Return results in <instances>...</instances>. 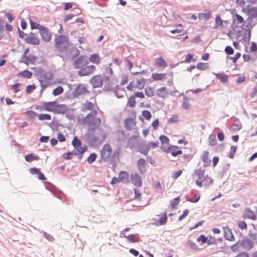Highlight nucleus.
Wrapping results in <instances>:
<instances>
[{
	"instance_id": "nucleus-1",
	"label": "nucleus",
	"mask_w": 257,
	"mask_h": 257,
	"mask_svg": "<svg viewBox=\"0 0 257 257\" xmlns=\"http://www.w3.org/2000/svg\"><path fill=\"white\" fill-rule=\"evenodd\" d=\"M97 115L95 110H92L82 120V123L88 127L87 138L94 143L99 140L103 141L105 138L102 129L98 128L101 119L97 117Z\"/></svg>"
},
{
	"instance_id": "nucleus-2",
	"label": "nucleus",
	"mask_w": 257,
	"mask_h": 257,
	"mask_svg": "<svg viewBox=\"0 0 257 257\" xmlns=\"http://www.w3.org/2000/svg\"><path fill=\"white\" fill-rule=\"evenodd\" d=\"M89 60L87 56H81L78 57L73 62V65L75 69H79L77 74L78 76L83 77L89 76L96 70L94 65H88Z\"/></svg>"
},
{
	"instance_id": "nucleus-3",
	"label": "nucleus",
	"mask_w": 257,
	"mask_h": 257,
	"mask_svg": "<svg viewBox=\"0 0 257 257\" xmlns=\"http://www.w3.org/2000/svg\"><path fill=\"white\" fill-rule=\"evenodd\" d=\"M35 108L41 111L46 110L56 114H63L68 110L66 105L59 104L56 101L43 102L42 105H36Z\"/></svg>"
},
{
	"instance_id": "nucleus-4",
	"label": "nucleus",
	"mask_w": 257,
	"mask_h": 257,
	"mask_svg": "<svg viewBox=\"0 0 257 257\" xmlns=\"http://www.w3.org/2000/svg\"><path fill=\"white\" fill-rule=\"evenodd\" d=\"M194 173L198 177L195 183L199 187L203 186H208L212 184V180L208 176L204 175V171L201 169H196Z\"/></svg>"
},
{
	"instance_id": "nucleus-5",
	"label": "nucleus",
	"mask_w": 257,
	"mask_h": 257,
	"mask_svg": "<svg viewBox=\"0 0 257 257\" xmlns=\"http://www.w3.org/2000/svg\"><path fill=\"white\" fill-rule=\"evenodd\" d=\"M56 47L61 52H64L69 46V42L67 37L64 35L58 36L55 39Z\"/></svg>"
},
{
	"instance_id": "nucleus-6",
	"label": "nucleus",
	"mask_w": 257,
	"mask_h": 257,
	"mask_svg": "<svg viewBox=\"0 0 257 257\" xmlns=\"http://www.w3.org/2000/svg\"><path fill=\"white\" fill-rule=\"evenodd\" d=\"M226 11H228L230 16L232 18V23L231 26L232 31L233 32H235L236 29L238 28L237 25L244 22V19L241 16L238 15L235 12V10L234 9L230 10L226 9Z\"/></svg>"
},
{
	"instance_id": "nucleus-7",
	"label": "nucleus",
	"mask_w": 257,
	"mask_h": 257,
	"mask_svg": "<svg viewBox=\"0 0 257 257\" xmlns=\"http://www.w3.org/2000/svg\"><path fill=\"white\" fill-rule=\"evenodd\" d=\"M236 33V36L237 40L240 41H243L249 45L251 38V32L248 28H245V31L236 30L234 32Z\"/></svg>"
},
{
	"instance_id": "nucleus-8",
	"label": "nucleus",
	"mask_w": 257,
	"mask_h": 257,
	"mask_svg": "<svg viewBox=\"0 0 257 257\" xmlns=\"http://www.w3.org/2000/svg\"><path fill=\"white\" fill-rule=\"evenodd\" d=\"M53 80V74L51 72H46L41 74L39 81L41 83L42 89L43 91L51 82Z\"/></svg>"
},
{
	"instance_id": "nucleus-9",
	"label": "nucleus",
	"mask_w": 257,
	"mask_h": 257,
	"mask_svg": "<svg viewBox=\"0 0 257 257\" xmlns=\"http://www.w3.org/2000/svg\"><path fill=\"white\" fill-rule=\"evenodd\" d=\"M145 84V79L142 77L141 78L137 79L136 80L131 81L129 84L127 86V89L131 91H133L135 89L141 90L144 88Z\"/></svg>"
},
{
	"instance_id": "nucleus-10",
	"label": "nucleus",
	"mask_w": 257,
	"mask_h": 257,
	"mask_svg": "<svg viewBox=\"0 0 257 257\" xmlns=\"http://www.w3.org/2000/svg\"><path fill=\"white\" fill-rule=\"evenodd\" d=\"M112 149L110 145L105 144L101 151V157L105 161H108L111 156Z\"/></svg>"
},
{
	"instance_id": "nucleus-11",
	"label": "nucleus",
	"mask_w": 257,
	"mask_h": 257,
	"mask_svg": "<svg viewBox=\"0 0 257 257\" xmlns=\"http://www.w3.org/2000/svg\"><path fill=\"white\" fill-rule=\"evenodd\" d=\"M25 42L29 45H39L40 43V40L39 37L34 33H31L24 39Z\"/></svg>"
},
{
	"instance_id": "nucleus-12",
	"label": "nucleus",
	"mask_w": 257,
	"mask_h": 257,
	"mask_svg": "<svg viewBox=\"0 0 257 257\" xmlns=\"http://www.w3.org/2000/svg\"><path fill=\"white\" fill-rule=\"evenodd\" d=\"M39 34L41 37L42 39L45 41L48 42L50 41L52 39V34L49 29L44 27L39 31Z\"/></svg>"
},
{
	"instance_id": "nucleus-13",
	"label": "nucleus",
	"mask_w": 257,
	"mask_h": 257,
	"mask_svg": "<svg viewBox=\"0 0 257 257\" xmlns=\"http://www.w3.org/2000/svg\"><path fill=\"white\" fill-rule=\"evenodd\" d=\"M240 245L245 250L249 251L254 246V242L249 238L245 237L240 240Z\"/></svg>"
},
{
	"instance_id": "nucleus-14",
	"label": "nucleus",
	"mask_w": 257,
	"mask_h": 257,
	"mask_svg": "<svg viewBox=\"0 0 257 257\" xmlns=\"http://www.w3.org/2000/svg\"><path fill=\"white\" fill-rule=\"evenodd\" d=\"M90 82L94 88H98L102 86L103 80L100 75H94L90 79Z\"/></svg>"
},
{
	"instance_id": "nucleus-15",
	"label": "nucleus",
	"mask_w": 257,
	"mask_h": 257,
	"mask_svg": "<svg viewBox=\"0 0 257 257\" xmlns=\"http://www.w3.org/2000/svg\"><path fill=\"white\" fill-rule=\"evenodd\" d=\"M131 181L137 187H140L142 185V178L137 173H134L131 175Z\"/></svg>"
},
{
	"instance_id": "nucleus-16",
	"label": "nucleus",
	"mask_w": 257,
	"mask_h": 257,
	"mask_svg": "<svg viewBox=\"0 0 257 257\" xmlns=\"http://www.w3.org/2000/svg\"><path fill=\"white\" fill-rule=\"evenodd\" d=\"M242 217L244 219H251L253 220L256 219V216L254 212L248 207L245 209Z\"/></svg>"
},
{
	"instance_id": "nucleus-17",
	"label": "nucleus",
	"mask_w": 257,
	"mask_h": 257,
	"mask_svg": "<svg viewBox=\"0 0 257 257\" xmlns=\"http://www.w3.org/2000/svg\"><path fill=\"white\" fill-rule=\"evenodd\" d=\"M156 94L159 97L166 98L169 95V92L168 89L166 87H162L157 90Z\"/></svg>"
},
{
	"instance_id": "nucleus-18",
	"label": "nucleus",
	"mask_w": 257,
	"mask_h": 257,
	"mask_svg": "<svg viewBox=\"0 0 257 257\" xmlns=\"http://www.w3.org/2000/svg\"><path fill=\"white\" fill-rule=\"evenodd\" d=\"M167 153H171L173 157H176L178 155L182 154V151L179 150L178 146L171 145L170 147H169Z\"/></svg>"
},
{
	"instance_id": "nucleus-19",
	"label": "nucleus",
	"mask_w": 257,
	"mask_h": 257,
	"mask_svg": "<svg viewBox=\"0 0 257 257\" xmlns=\"http://www.w3.org/2000/svg\"><path fill=\"white\" fill-rule=\"evenodd\" d=\"M22 62L28 65L29 64H34L37 60V57L33 55H30L29 56H26V57H22Z\"/></svg>"
},
{
	"instance_id": "nucleus-20",
	"label": "nucleus",
	"mask_w": 257,
	"mask_h": 257,
	"mask_svg": "<svg viewBox=\"0 0 257 257\" xmlns=\"http://www.w3.org/2000/svg\"><path fill=\"white\" fill-rule=\"evenodd\" d=\"M135 118L136 114L134 113V118H127L124 120V125L126 129L131 130L136 125Z\"/></svg>"
},
{
	"instance_id": "nucleus-21",
	"label": "nucleus",
	"mask_w": 257,
	"mask_h": 257,
	"mask_svg": "<svg viewBox=\"0 0 257 257\" xmlns=\"http://www.w3.org/2000/svg\"><path fill=\"white\" fill-rule=\"evenodd\" d=\"M146 163V161L144 159H140L137 162V167L142 174L145 173L147 171Z\"/></svg>"
},
{
	"instance_id": "nucleus-22",
	"label": "nucleus",
	"mask_w": 257,
	"mask_h": 257,
	"mask_svg": "<svg viewBox=\"0 0 257 257\" xmlns=\"http://www.w3.org/2000/svg\"><path fill=\"white\" fill-rule=\"evenodd\" d=\"M88 91L86 86L79 84L75 89V93L77 95H80L88 93Z\"/></svg>"
},
{
	"instance_id": "nucleus-23",
	"label": "nucleus",
	"mask_w": 257,
	"mask_h": 257,
	"mask_svg": "<svg viewBox=\"0 0 257 257\" xmlns=\"http://www.w3.org/2000/svg\"><path fill=\"white\" fill-rule=\"evenodd\" d=\"M101 58L98 54H93L91 55L88 59L89 62L98 65L101 62Z\"/></svg>"
},
{
	"instance_id": "nucleus-24",
	"label": "nucleus",
	"mask_w": 257,
	"mask_h": 257,
	"mask_svg": "<svg viewBox=\"0 0 257 257\" xmlns=\"http://www.w3.org/2000/svg\"><path fill=\"white\" fill-rule=\"evenodd\" d=\"M155 65L158 67L165 68L167 66V63L163 57H160L156 59Z\"/></svg>"
},
{
	"instance_id": "nucleus-25",
	"label": "nucleus",
	"mask_w": 257,
	"mask_h": 257,
	"mask_svg": "<svg viewBox=\"0 0 257 257\" xmlns=\"http://www.w3.org/2000/svg\"><path fill=\"white\" fill-rule=\"evenodd\" d=\"M151 78L154 81H162L166 79V74L157 73H152Z\"/></svg>"
},
{
	"instance_id": "nucleus-26",
	"label": "nucleus",
	"mask_w": 257,
	"mask_h": 257,
	"mask_svg": "<svg viewBox=\"0 0 257 257\" xmlns=\"http://www.w3.org/2000/svg\"><path fill=\"white\" fill-rule=\"evenodd\" d=\"M201 158L205 166H208L210 165L211 160L209 158V153L208 152L204 151L202 154Z\"/></svg>"
},
{
	"instance_id": "nucleus-27",
	"label": "nucleus",
	"mask_w": 257,
	"mask_h": 257,
	"mask_svg": "<svg viewBox=\"0 0 257 257\" xmlns=\"http://www.w3.org/2000/svg\"><path fill=\"white\" fill-rule=\"evenodd\" d=\"M120 236L126 238L127 239L128 241L131 243H135V242H139V239L136 238V234H131V235L126 236L123 232H121L120 233Z\"/></svg>"
},
{
	"instance_id": "nucleus-28",
	"label": "nucleus",
	"mask_w": 257,
	"mask_h": 257,
	"mask_svg": "<svg viewBox=\"0 0 257 257\" xmlns=\"http://www.w3.org/2000/svg\"><path fill=\"white\" fill-rule=\"evenodd\" d=\"M86 151V148H83L81 146L79 147H75V151L73 152L75 155L79 156V158H81L83 154Z\"/></svg>"
},
{
	"instance_id": "nucleus-29",
	"label": "nucleus",
	"mask_w": 257,
	"mask_h": 257,
	"mask_svg": "<svg viewBox=\"0 0 257 257\" xmlns=\"http://www.w3.org/2000/svg\"><path fill=\"white\" fill-rule=\"evenodd\" d=\"M128 178V174L125 171H120L118 174V179L120 182H126Z\"/></svg>"
},
{
	"instance_id": "nucleus-30",
	"label": "nucleus",
	"mask_w": 257,
	"mask_h": 257,
	"mask_svg": "<svg viewBox=\"0 0 257 257\" xmlns=\"http://www.w3.org/2000/svg\"><path fill=\"white\" fill-rule=\"evenodd\" d=\"M146 95L150 97H152L155 95V89L152 86H147L145 89Z\"/></svg>"
},
{
	"instance_id": "nucleus-31",
	"label": "nucleus",
	"mask_w": 257,
	"mask_h": 257,
	"mask_svg": "<svg viewBox=\"0 0 257 257\" xmlns=\"http://www.w3.org/2000/svg\"><path fill=\"white\" fill-rule=\"evenodd\" d=\"M150 149L147 144H142L139 148V152L146 156L148 154Z\"/></svg>"
},
{
	"instance_id": "nucleus-32",
	"label": "nucleus",
	"mask_w": 257,
	"mask_h": 257,
	"mask_svg": "<svg viewBox=\"0 0 257 257\" xmlns=\"http://www.w3.org/2000/svg\"><path fill=\"white\" fill-rule=\"evenodd\" d=\"M246 14L247 15H251V17L256 18L257 17V7H251L248 8L246 11Z\"/></svg>"
},
{
	"instance_id": "nucleus-33",
	"label": "nucleus",
	"mask_w": 257,
	"mask_h": 257,
	"mask_svg": "<svg viewBox=\"0 0 257 257\" xmlns=\"http://www.w3.org/2000/svg\"><path fill=\"white\" fill-rule=\"evenodd\" d=\"M211 13L210 12H206V13H202L199 14L198 18L201 20L207 21L211 17Z\"/></svg>"
},
{
	"instance_id": "nucleus-34",
	"label": "nucleus",
	"mask_w": 257,
	"mask_h": 257,
	"mask_svg": "<svg viewBox=\"0 0 257 257\" xmlns=\"http://www.w3.org/2000/svg\"><path fill=\"white\" fill-rule=\"evenodd\" d=\"M25 160L28 162H31L34 160H38L39 157L33 154H28L25 157Z\"/></svg>"
},
{
	"instance_id": "nucleus-35",
	"label": "nucleus",
	"mask_w": 257,
	"mask_h": 257,
	"mask_svg": "<svg viewBox=\"0 0 257 257\" xmlns=\"http://www.w3.org/2000/svg\"><path fill=\"white\" fill-rule=\"evenodd\" d=\"M226 230H227V232L226 231V240L229 241L234 240L235 238L231 232V229L228 226H226Z\"/></svg>"
},
{
	"instance_id": "nucleus-36",
	"label": "nucleus",
	"mask_w": 257,
	"mask_h": 257,
	"mask_svg": "<svg viewBox=\"0 0 257 257\" xmlns=\"http://www.w3.org/2000/svg\"><path fill=\"white\" fill-rule=\"evenodd\" d=\"M196 68L201 71H204L208 69L209 64L208 63L200 62L196 65Z\"/></svg>"
},
{
	"instance_id": "nucleus-37",
	"label": "nucleus",
	"mask_w": 257,
	"mask_h": 257,
	"mask_svg": "<svg viewBox=\"0 0 257 257\" xmlns=\"http://www.w3.org/2000/svg\"><path fill=\"white\" fill-rule=\"evenodd\" d=\"M32 72L27 70L23 72H20L18 74V76H21L27 78H30L32 77Z\"/></svg>"
},
{
	"instance_id": "nucleus-38",
	"label": "nucleus",
	"mask_w": 257,
	"mask_h": 257,
	"mask_svg": "<svg viewBox=\"0 0 257 257\" xmlns=\"http://www.w3.org/2000/svg\"><path fill=\"white\" fill-rule=\"evenodd\" d=\"M31 29H38L40 31L44 26L30 20Z\"/></svg>"
},
{
	"instance_id": "nucleus-39",
	"label": "nucleus",
	"mask_w": 257,
	"mask_h": 257,
	"mask_svg": "<svg viewBox=\"0 0 257 257\" xmlns=\"http://www.w3.org/2000/svg\"><path fill=\"white\" fill-rule=\"evenodd\" d=\"M38 116L40 120H50L51 119V116L49 114L41 113L39 114Z\"/></svg>"
},
{
	"instance_id": "nucleus-40",
	"label": "nucleus",
	"mask_w": 257,
	"mask_h": 257,
	"mask_svg": "<svg viewBox=\"0 0 257 257\" xmlns=\"http://www.w3.org/2000/svg\"><path fill=\"white\" fill-rule=\"evenodd\" d=\"M237 149V147L236 146H231L230 149V152L229 155H228V157L230 159H233L234 157Z\"/></svg>"
},
{
	"instance_id": "nucleus-41",
	"label": "nucleus",
	"mask_w": 257,
	"mask_h": 257,
	"mask_svg": "<svg viewBox=\"0 0 257 257\" xmlns=\"http://www.w3.org/2000/svg\"><path fill=\"white\" fill-rule=\"evenodd\" d=\"M252 19L251 17H248L246 20L244 21V23L245 24V27L246 29L248 28L249 30H250L253 28L254 26L253 25H251V23L252 21Z\"/></svg>"
},
{
	"instance_id": "nucleus-42",
	"label": "nucleus",
	"mask_w": 257,
	"mask_h": 257,
	"mask_svg": "<svg viewBox=\"0 0 257 257\" xmlns=\"http://www.w3.org/2000/svg\"><path fill=\"white\" fill-rule=\"evenodd\" d=\"M167 221V215L166 212H164L161 214L159 219V224L160 225L165 224Z\"/></svg>"
},
{
	"instance_id": "nucleus-43",
	"label": "nucleus",
	"mask_w": 257,
	"mask_h": 257,
	"mask_svg": "<svg viewBox=\"0 0 257 257\" xmlns=\"http://www.w3.org/2000/svg\"><path fill=\"white\" fill-rule=\"evenodd\" d=\"M136 99L134 95L131 96L127 101V105L131 107H134L136 106Z\"/></svg>"
},
{
	"instance_id": "nucleus-44",
	"label": "nucleus",
	"mask_w": 257,
	"mask_h": 257,
	"mask_svg": "<svg viewBox=\"0 0 257 257\" xmlns=\"http://www.w3.org/2000/svg\"><path fill=\"white\" fill-rule=\"evenodd\" d=\"M63 88L62 86H58L53 90L52 94L54 96L59 95L63 92Z\"/></svg>"
},
{
	"instance_id": "nucleus-45",
	"label": "nucleus",
	"mask_w": 257,
	"mask_h": 257,
	"mask_svg": "<svg viewBox=\"0 0 257 257\" xmlns=\"http://www.w3.org/2000/svg\"><path fill=\"white\" fill-rule=\"evenodd\" d=\"M216 144V136L214 134L210 135L209 138V144L210 146H214Z\"/></svg>"
},
{
	"instance_id": "nucleus-46",
	"label": "nucleus",
	"mask_w": 257,
	"mask_h": 257,
	"mask_svg": "<svg viewBox=\"0 0 257 257\" xmlns=\"http://www.w3.org/2000/svg\"><path fill=\"white\" fill-rule=\"evenodd\" d=\"M241 128V125H239L238 124L233 123L232 125L230 126L229 129L232 132H236L239 131Z\"/></svg>"
},
{
	"instance_id": "nucleus-47",
	"label": "nucleus",
	"mask_w": 257,
	"mask_h": 257,
	"mask_svg": "<svg viewBox=\"0 0 257 257\" xmlns=\"http://www.w3.org/2000/svg\"><path fill=\"white\" fill-rule=\"evenodd\" d=\"M240 240H238L235 244L232 245L230 248L232 251L236 252L238 250V248L240 246Z\"/></svg>"
},
{
	"instance_id": "nucleus-48",
	"label": "nucleus",
	"mask_w": 257,
	"mask_h": 257,
	"mask_svg": "<svg viewBox=\"0 0 257 257\" xmlns=\"http://www.w3.org/2000/svg\"><path fill=\"white\" fill-rule=\"evenodd\" d=\"M142 115L145 118L148 120H149L152 117L151 112L147 110H145L142 111Z\"/></svg>"
},
{
	"instance_id": "nucleus-49",
	"label": "nucleus",
	"mask_w": 257,
	"mask_h": 257,
	"mask_svg": "<svg viewBox=\"0 0 257 257\" xmlns=\"http://www.w3.org/2000/svg\"><path fill=\"white\" fill-rule=\"evenodd\" d=\"M180 201L179 197H177L171 201L170 205L173 208H175L179 204Z\"/></svg>"
},
{
	"instance_id": "nucleus-50",
	"label": "nucleus",
	"mask_w": 257,
	"mask_h": 257,
	"mask_svg": "<svg viewBox=\"0 0 257 257\" xmlns=\"http://www.w3.org/2000/svg\"><path fill=\"white\" fill-rule=\"evenodd\" d=\"M248 235L252 239L254 243H257V233H252L250 230L249 231Z\"/></svg>"
},
{
	"instance_id": "nucleus-51",
	"label": "nucleus",
	"mask_w": 257,
	"mask_h": 257,
	"mask_svg": "<svg viewBox=\"0 0 257 257\" xmlns=\"http://www.w3.org/2000/svg\"><path fill=\"white\" fill-rule=\"evenodd\" d=\"M161 144H165L170 142V140L167 136L165 135H161L159 137Z\"/></svg>"
},
{
	"instance_id": "nucleus-52",
	"label": "nucleus",
	"mask_w": 257,
	"mask_h": 257,
	"mask_svg": "<svg viewBox=\"0 0 257 257\" xmlns=\"http://www.w3.org/2000/svg\"><path fill=\"white\" fill-rule=\"evenodd\" d=\"M238 227L241 230H245L247 228V225L246 223L244 221H238Z\"/></svg>"
},
{
	"instance_id": "nucleus-53",
	"label": "nucleus",
	"mask_w": 257,
	"mask_h": 257,
	"mask_svg": "<svg viewBox=\"0 0 257 257\" xmlns=\"http://www.w3.org/2000/svg\"><path fill=\"white\" fill-rule=\"evenodd\" d=\"M72 144L74 148L81 146V142L77 138V137H75L73 138Z\"/></svg>"
},
{
	"instance_id": "nucleus-54",
	"label": "nucleus",
	"mask_w": 257,
	"mask_h": 257,
	"mask_svg": "<svg viewBox=\"0 0 257 257\" xmlns=\"http://www.w3.org/2000/svg\"><path fill=\"white\" fill-rule=\"evenodd\" d=\"M171 146V145L169 144V143L161 144V149L163 151L167 153Z\"/></svg>"
},
{
	"instance_id": "nucleus-55",
	"label": "nucleus",
	"mask_w": 257,
	"mask_h": 257,
	"mask_svg": "<svg viewBox=\"0 0 257 257\" xmlns=\"http://www.w3.org/2000/svg\"><path fill=\"white\" fill-rule=\"evenodd\" d=\"M159 144V143L158 141L149 142V143L147 144L150 150L157 148V147H158Z\"/></svg>"
},
{
	"instance_id": "nucleus-56",
	"label": "nucleus",
	"mask_w": 257,
	"mask_h": 257,
	"mask_svg": "<svg viewBox=\"0 0 257 257\" xmlns=\"http://www.w3.org/2000/svg\"><path fill=\"white\" fill-rule=\"evenodd\" d=\"M200 196L199 194H195L193 198L188 199V201L192 203L197 202L200 199Z\"/></svg>"
},
{
	"instance_id": "nucleus-57",
	"label": "nucleus",
	"mask_w": 257,
	"mask_h": 257,
	"mask_svg": "<svg viewBox=\"0 0 257 257\" xmlns=\"http://www.w3.org/2000/svg\"><path fill=\"white\" fill-rule=\"evenodd\" d=\"M96 158V155L95 153H92L87 158V161L89 163L91 164L95 161Z\"/></svg>"
},
{
	"instance_id": "nucleus-58",
	"label": "nucleus",
	"mask_w": 257,
	"mask_h": 257,
	"mask_svg": "<svg viewBox=\"0 0 257 257\" xmlns=\"http://www.w3.org/2000/svg\"><path fill=\"white\" fill-rule=\"evenodd\" d=\"M216 77V78L219 79L221 82H225V77L224 76L223 73H213Z\"/></svg>"
},
{
	"instance_id": "nucleus-59",
	"label": "nucleus",
	"mask_w": 257,
	"mask_h": 257,
	"mask_svg": "<svg viewBox=\"0 0 257 257\" xmlns=\"http://www.w3.org/2000/svg\"><path fill=\"white\" fill-rule=\"evenodd\" d=\"M179 120V116L177 114H174L169 119L170 123L177 122Z\"/></svg>"
},
{
	"instance_id": "nucleus-60",
	"label": "nucleus",
	"mask_w": 257,
	"mask_h": 257,
	"mask_svg": "<svg viewBox=\"0 0 257 257\" xmlns=\"http://www.w3.org/2000/svg\"><path fill=\"white\" fill-rule=\"evenodd\" d=\"M93 107V104L90 102H86L84 104V109L85 110H91Z\"/></svg>"
},
{
	"instance_id": "nucleus-61",
	"label": "nucleus",
	"mask_w": 257,
	"mask_h": 257,
	"mask_svg": "<svg viewBox=\"0 0 257 257\" xmlns=\"http://www.w3.org/2000/svg\"><path fill=\"white\" fill-rule=\"evenodd\" d=\"M215 21H216V25L217 27L222 26V25H223V21L220 19V18L219 15H217L216 16Z\"/></svg>"
},
{
	"instance_id": "nucleus-62",
	"label": "nucleus",
	"mask_w": 257,
	"mask_h": 257,
	"mask_svg": "<svg viewBox=\"0 0 257 257\" xmlns=\"http://www.w3.org/2000/svg\"><path fill=\"white\" fill-rule=\"evenodd\" d=\"M75 155L74 152H69L67 153H65L63 154V156L64 159L66 160H69L72 158V156Z\"/></svg>"
},
{
	"instance_id": "nucleus-63",
	"label": "nucleus",
	"mask_w": 257,
	"mask_h": 257,
	"mask_svg": "<svg viewBox=\"0 0 257 257\" xmlns=\"http://www.w3.org/2000/svg\"><path fill=\"white\" fill-rule=\"evenodd\" d=\"M234 53V50L231 46L229 45L226 46V54L227 55H231Z\"/></svg>"
},
{
	"instance_id": "nucleus-64",
	"label": "nucleus",
	"mask_w": 257,
	"mask_h": 257,
	"mask_svg": "<svg viewBox=\"0 0 257 257\" xmlns=\"http://www.w3.org/2000/svg\"><path fill=\"white\" fill-rule=\"evenodd\" d=\"M249 253L245 251L239 252L235 257H249Z\"/></svg>"
}]
</instances>
